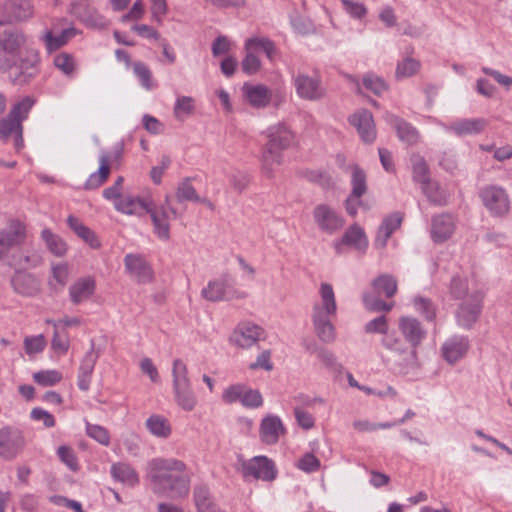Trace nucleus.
Returning <instances> with one entry per match:
<instances>
[{
  "label": "nucleus",
  "instance_id": "nucleus-1",
  "mask_svg": "<svg viewBox=\"0 0 512 512\" xmlns=\"http://www.w3.org/2000/svg\"><path fill=\"white\" fill-rule=\"evenodd\" d=\"M28 42L29 36L18 28L0 33V70L16 85L28 84L39 73V53Z\"/></svg>",
  "mask_w": 512,
  "mask_h": 512
},
{
  "label": "nucleus",
  "instance_id": "nucleus-2",
  "mask_svg": "<svg viewBox=\"0 0 512 512\" xmlns=\"http://www.w3.org/2000/svg\"><path fill=\"white\" fill-rule=\"evenodd\" d=\"M153 491L162 496L184 498L190 491L186 465L175 458H154L148 472Z\"/></svg>",
  "mask_w": 512,
  "mask_h": 512
},
{
  "label": "nucleus",
  "instance_id": "nucleus-3",
  "mask_svg": "<svg viewBox=\"0 0 512 512\" xmlns=\"http://www.w3.org/2000/svg\"><path fill=\"white\" fill-rule=\"evenodd\" d=\"M266 133L269 140L262 150L261 171L267 178H273L284 161L282 152L291 145L294 135L284 124L270 126Z\"/></svg>",
  "mask_w": 512,
  "mask_h": 512
},
{
  "label": "nucleus",
  "instance_id": "nucleus-4",
  "mask_svg": "<svg viewBox=\"0 0 512 512\" xmlns=\"http://www.w3.org/2000/svg\"><path fill=\"white\" fill-rule=\"evenodd\" d=\"M320 300L315 302L312 308V322L318 338L326 343L335 340V328L331 318L337 312L335 293L332 285L322 283L319 289Z\"/></svg>",
  "mask_w": 512,
  "mask_h": 512
},
{
  "label": "nucleus",
  "instance_id": "nucleus-5",
  "mask_svg": "<svg viewBox=\"0 0 512 512\" xmlns=\"http://www.w3.org/2000/svg\"><path fill=\"white\" fill-rule=\"evenodd\" d=\"M171 376L175 403L186 412L193 411L198 404V399L189 377L188 367L182 359L173 360Z\"/></svg>",
  "mask_w": 512,
  "mask_h": 512
},
{
  "label": "nucleus",
  "instance_id": "nucleus-6",
  "mask_svg": "<svg viewBox=\"0 0 512 512\" xmlns=\"http://www.w3.org/2000/svg\"><path fill=\"white\" fill-rule=\"evenodd\" d=\"M484 293L479 289H472L458 304L455 312L456 323L459 327L470 330L479 320L483 304Z\"/></svg>",
  "mask_w": 512,
  "mask_h": 512
},
{
  "label": "nucleus",
  "instance_id": "nucleus-7",
  "mask_svg": "<svg viewBox=\"0 0 512 512\" xmlns=\"http://www.w3.org/2000/svg\"><path fill=\"white\" fill-rule=\"evenodd\" d=\"M146 212L150 215L154 234L162 241L170 239V223L178 217L177 210L172 207L170 196L166 195L161 204L149 202Z\"/></svg>",
  "mask_w": 512,
  "mask_h": 512
},
{
  "label": "nucleus",
  "instance_id": "nucleus-8",
  "mask_svg": "<svg viewBox=\"0 0 512 512\" xmlns=\"http://www.w3.org/2000/svg\"><path fill=\"white\" fill-rule=\"evenodd\" d=\"M484 207L493 217H504L510 211V199L506 190L497 185H488L479 192Z\"/></svg>",
  "mask_w": 512,
  "mask_h": 512
},
{
  "label": "nucleus",
  "instance_id": "nucleus-9",
  "mask_svg": "<svg viewBox=\"0 0 512 512\" xmlns=\"http://www.w3.org/2000/svg\"><path fill=\"white\" fill-rule=\"evenodd\" d=\"M239 471L245 479H257L271 482L277 476V469L272 460L266 456H255L240 463Z\"/></svg>",
  "mask_w": 512,
  "mask_h": 512
},
{
  "label": "nucleus",
  "instance_id": "nucleus-10",
  "mask_svg": "<svg viewBox=\"0 0 512 512\" xmlns=\"http://www.w3.org/2000/svg\"><path fill=\"white\" fill-rule=\"evenodd\" d=\"M26 438L19 428L4 426L0 428V457L13 460L25 449Z\"/></svg>",
  "mask_w": 512,
  "mask_h": 512
},
{
  "label": "nucleus",
  "instance_id": "nucleus-11",
  "mask_svg": "<svg viewBox=\"0 0 512 512\" xmlns=\"http://www.w3.org/2000/svg\"><path fill=\"white\" fill-rule=\"evenodd\" d=\"M66 22V19L56 20L53 22L52 28L45 29L40 36V40L44 43L48 52H53L63 47L79 33L73 26L63 27V24Z\"/></svg>",
  "mask_w": 512,
  "mask_h": 512
},
{
  "label": "nucleus",
  "instance_id": "nucleus-12",
  "mask_svg": "<svg viewBox=\"0 0 512 512\" xmlns=\"http://www.w3.org/2000/svg\"><path fill=\"white\" fill-rule=\"evenodd\" d=\"M293 86L300 99L319 101L325 96V88L318 75L299 72L292 77Z\"/></svg>",
  "mask_w": 512,
  "mask_h": 512
},
{
  "label": "nucleus",
  "instance_id": "nucleus-13",
  "mask_svg": "<svg viewBox=\"0 0 512 512\" xmlns=\"http://www.w3.org/2000/svg\"><path fill=\"white\" fill-rule=\"evenodd\" d=\"M381 343L385 349L402 358L400 366L403 369L413 368L416 365L417 352L409 346L403 337L397 336L394 332L387 333Z\"/></svg>",
  "mask_w": 512,
  "mask_h": 512
},
{
  "label": "nucleus",
  "instance_id": "nucleus-14",
  "mask_svg": "<svg viewBox=\"0 0 512 512\" xmlns=\"http://www.w3.org/2000/svg\"><path fill=\"white\" fill-rule=\"evenodd\" d=\"M313 218L319 230L330 235L339 231L345 223L343 217L327 204L316 205Z\"/></svg>",
  "mask_w": 512,
  "mask_h": 512
},
{
  "label": "nucleus",
  "instance_id": "nucleus-15",
  "mask_svg": "<svg viewBox=\"0 0 512 512\" xmlns=\"http://www.w3.org/2000/svg\"><path fill=\"white\" fill-rule=\"evenodd\" d=\"M201 295L208 301H229L235 298H244V293H238L227 278L211 280L201 291Z\"/></svg>",
  "mask_w": 512,
  "mask_h": 512
},
{
  "label": "nucleus",
  "instance_id": "nucleus-16",
  "mask_svg": "<svg viewBox=\"0 0 512 512\" xmlns=\"http://www.w3.org/2000/svg\"><path fill=\"white\" fill-rule=\"evenodd\" d=\"M398 330L401 336L414 350H416L427 337V331L422 323L412 316H401L398 319Z\"/></svg>",
  "mask_w": 512,
  "mask_h": 512
},
{
  "label": "nucleus",
  "instance_id": "nucleus-17",
  "mask_svg": "<svg viewBox=\"0 0 512 512\" xmlns=\"http://www.w3.org/2000/svg\"><path fill=\"white\" fill-rule=\"evenodd\" d=\"M26 238V227L19 221H11L9 225L0 229V260L10 249L21 245Z\"/></svg>",
  "mask_w": 512,
  "mask_h": 512
},
{
  "label": "nucleus",
  "instance_id": "nucleus-18",
  "mask_svg": "<svg viewBox=\"0 0 512 512\" xmlns=\"http://www.w3.org/2000/svg\"><path fill=\"white\" fill-rule=\"evenodd\" d=\"M263 329L251 322L238 324L231 335V342L241 348H250L263 336Z\"/></svg>",
  "mask_w": 512,
  "mask_h": 512
},
{
  "label": "nucleus",
  "instance_id": "nucleus-19",
  "mask_svg": "<svg viewBox=\"0 0 512 512\" xmlns=\"http://www.w3.org/2000/svg\"><path fill=\"white\" fill-rule=\"evenodd\" d=\"M285 433L286 429L279 416L268 414L261 420L259 437L264 444H276Z\"/></svg>",
  "mask_w": 512,
  "mask_h": 512
},
{
  "label": "nucleus",
  "instance_id": "nucleus-20",
  "mask_svg": "<svg viewBox=\"0 0 512 512\" xmlns=\"http://www.w3.org/2000/svg\"><path fill=\"white\" fill-rule=\"evenodd\" d=\"M470 348L468 337L463 335H453L442 345L443 358L450 364H454L462 359Z\"/></svg>",
  "mask_w": 512,
  "mask_h": 512
},
{
  "label": "nucleus",
  "instance_id": "nucleus-21",
  "mask_svg": "<svg viewBox=\"0 0 512 512\" xmlns=\"http://www.w3.org/2000/svg\"><path fill=\"white\" fill-rule=\"evenodd\" d=\"M333 245L338 254L342 252V247L344 245L350 246L355 250L364 253L368 248V239L364 230L360 226L354 224L350 226L345 231L342 238L339 241H335Z\"/></svg>",
  "mask_w": 512,
  "mask_h": 512
},
{
  "label": "nucleus",
  "instance_id": "nucleus-22",
  "mask_svg": "<svg viewBox=\"0 0 512 512\" xmlns=\"http://www.w3.org/2000/svg\"><path fill=\"white\" fill-rule=\"evenodd\" d=\"M98 353L95 352L94 340H91V347L83 357L77 376V386L82 391H88L92 380V374L98 360Z\"/></svg>",
  "mask_w": 512,
  "mask_h": 512
},
{
  "label": "nucleus",
  "instance_id": "nucleus-23",
  "mask_svg": "<svg viewBox=\"0 0 512 512\" xmlns=\"http://www.w3.org/2000/svg\"><path fill=\"white\" fill-rule=\"evenodd\" d=\"M10 139L13 140L16 150L23 148V124L7 114L0 119V140L8 142Z\"/></svg>",
  "mask_w": 512,
  "mask_h": 512
},
{
  "label": "nucleus",
  "instance_id": "nucleus-24",
  "mask_svg": "<svg viewBox=\"0 0 512 512\" xmlns=\"http://www.w3.org/2000/svg\"><path fill=\"white\" fill-rule=\"evenodd\" d=\"M349 122L353 125L361 139L365 143H372L376 138V130L374 126V120L372 113L368 110H361L354 113L350 118Z\"/></svg>",
  "mask_w": 512,
  "mask_h": 512
},
{
  "label": "nucleus",
  "instance_id": "nucleus-25",
  "mask_svg": "<svg viewBox=\"0 0 512 512\" xmlns=\"http://www.w3.org/2000/svg\"><path fill=\"white\" fill-rule=\"evenodd\" d=\"M242 92L247 102L254 108H265L271 102L272 92L263 84L245 83L242 87Z\"/></svg>",
  "mask_w": 512,
  "mask_h": 512
},
{
  "label": "nucleus",
  "instance_id": "nucleus-26",
  "mask_svg": "<svg viewBox=\"0 0 512 512\" xmlns=\"http://www.w3.org/2000/svg\"><path fill=\"white\" fill-rule=\"evenodd\" d=\"M487 125V121L483 118L460 119L449 125L443 124L442 127L446 132L453 133L456 136H466L481 133Z\"/></svg>",
  "mask_w": 512,
  "mask_h": 512
},
{
  "label": "nucleus",
  "instance_id": "nucleus-27",
  "mask_svg": "<svg viewBox=\"0 0 512 512\" xmlns=\"http://www.w3.org/2000/svg\"><path fill=\"white\" fill-rule=\"evenodd\" d=\"M127 272L140 283H147L152 279V269L146 260L136 254H127L124 258Z\"/></svg>",
  "mask_w": 512,
  "mask_h": 512
},
{
  "label": "nucleus",
  "instance_id": "nucleus-28",
  "mask_svg": "<svg viewBox=\"0 0 512 512\" xmlns=\"http://www.w3.org/2000/svg\"><path fill=\"white\" fill-rule=\"evenodd\" d=\"M455 230V219L451 214L443 213L433 217L431 237L434 242L442 243L449 239Z\"/></svg>",
  "mask_w": 512,
  "mask_h": 512
},
{
  "label": "nucleus",
  "instance_id": "nucleus-29",
  "mask_svg": "<svg viewBox=\"0 0 512 512\" xmlns=\"http://www.w3.org/2000/svg\"><path fill=\"white\" fill-rule=\"evenodd\" d=\"M14 291L23 296H34L40 291V281L30 273L16 272L11 279Z\"/></svg>",
  "mask_w": 512,
  "mask_h": 512
},
{
  "label": "nucleus",
  "instance_id": "nucleus-30",
  "mask_svg": "<svg viewBox=\"0 0 512 512\" xmlns=\"http://www.w3.org/2000/svg\"><path fill=\"white\" fill-rule=\"evenodd\" d=\"M4 11L11 21L21 22L33 16L34 5L32 0H7Z\"/></svg>",
  "mask_w": 512,
  "mask_h": 512
},
{
  "label": "nucleus",
  "instance_id": "nucleus-31",
  "mask_svg": "<svg viewBox=\"0 0 512 512\" xmlns=\"http://www.w3.org/2000/svg\"><path fill=\"white\" fill-rule=\"evenodd\" d=\"M386 119L396 130L401 141L409 145L416 144L419 141V132L413 125L392 114H388Z\"/></svg>",
  "mask_w": 512,
  "mask_h": 512
},
{
  "label": "nucleus",
  "instance_id": "nucleus-32",
  "mask_svg": "<svg viewBox=\"0 0 512 512\" xmlns=\"http://www.w3.org/2000/svg\"><path fill=\"white\" fill-rule=\"evenodd\" d=\"M112 478L127 487H135L139 484V475L128 463L117 462L110 468Z\"/></svg>",
  "mask_w": 512,
  "mask_h": 512
},
{
  "label": "nucleus",
  "instance_id": "nucleus-33",
  "mask_svg": "<svg viewBox=\"0 0 512 512\" xmlns=\"http://www.w3.org/2000/svg\"><path fill=\"white\" fill-rule=\"evenodd\" d=\"M95 286V280L91 277L78 279L69 288L70 300L74 304L88 300L93 295Z\"/></svg>",
  "mask_w": 512,
  "mask_h": 512
},
{
  "label": "nucleus",
  "instance_id": "nucleus-34",
  "mask_svg": "<svg viewBox=\"0 0 512 512\" xmlns=\"http://www.w3.org/2000/svg\"><path fill=\"white\" fill-rule=\"evenodd\" d=\"M149 202L133 196L120 197L114 202L117 211L127 215H140L142 211L146 212Z\"/></svg>",
  "mask_w": 512,
  "mask_h": 512
},
{
  "label": "nucleus",
  "instance_id": "nucleus-35",
  "mask_svg": "<svg viewBox=\"0 0 512 512\" xmlns=\"http://www.w3.org/2000/svg\"><path fill=\"white\" fill-rule=\"evenodd\" d=\"M193 497L197 512H226L213 502L209 489L206 486H196Z\"/></svg>",
  "mask_w": 512,
  "mask_h": 512
},
{
  "label": "nucleus",
  "instance_id": "nucleus-36",
  "mask_svg": "<svg viewBox=\"0 0 512 512\" xmlns=\"http://www.w3.org/2000/svg\"><path fill=\"white\" fill-rule=\"evenodd\" d=\"M67 224L75 234L80 237L92 248L100 247V241L95 233L87 226H85L77 217L70 215L67 218Z\"/></svg>",
  "mask_w": 512,
  "mask_h": 512
},
{
  "label": "nucleus",
  "instance_id": "nucleus-37",
  "mask_svg": "<svg viewBox=\"0 0 512 512\" xmlns=\"http://www.w3.org/2000/svg\"><path fill=\"white\" fill-rule=\"evenodd\" d=\"M244 49H249L256 54L263 52L270 61H273L277 53L275 43L267 37H250L246 39Z\"/></svg>",
  "mask_w": 512,
  "mask_h": 512
},
{
  "label": "nucleus",
  "instance_id": "nucleus-38",
  "mask_svg": "<svg viewBox=\"0 0 512 512\" xmlns=\"http://www.w3.org/2000/svg\"><path fill=\"white\" fill-rule=\"evenodd\" d=\"M147 430L155 437L166 439L172 433V427L167 418L159 414H153L145 422Z\"/></svg>",
  "mask_w": 512,
  "mask_h": 512
},
{
  "label": "nucleus",
  "instance_id": "nucleus-39",
  "mask_svg": "<svg viewBox=\"0 0 512 512\" xmlns=\"http://www.w3.org/2000/svg\"><path fill=\"white\" fill-rule=\"evenodd\" d=\"M99 162H100L99 169L97 171L93 172L84 184V188L86 190L97 189L108 178V175L110 173L109 157L105 154H102L100 156Z\"/></svg>",
  "mask_w": 512,
  "mask_h": 512
},
{
  "label": "nucleus",
  "instance_id": "nucleus-40",
  "mask_svg": "<svg viewBox=\"0 0 512 512\" xmlns=\"http://www.w3.org/2000/svg\"><path fill=\"white\" fill-rule=\"evenodd\" d=\"M372 287L378 296L391 298L397 292V281L392 275L383 274L373 280Z\"/></svg>",
  "mask_w": 512,
  "mask_h": 512
},
{
  "label": "nucleus",
  "instance_id": "nucleus-41",
  "mask_svg": "<svg viewBox=\"0 0 512 512\" xmlns=\"http://www.w3.org/2000/svg\"><path fill=\"white\" fill-rule=\"evenodd\" d=\"M41 238L45 242L48 250L57 257L64 256L67 252L66 242L50 229L45 228L41 231Z\"/></svg>",
  "mask_w": 512,
  "mask_h": 512
},
{
  "label": "nucleus",
  "instance_id": "nucleus-42",
  "mask_svg": "<svg viewBox=\"0 0 512 512\" xmlns=\"http://www.w3.org/2000/svg\"><path fill=\"white\" fill-rule=\"evenodd\" d=\"M35 102L36 100L33 97L25 96L12 105L8 115L23 124V122L28 119Z\"/></svg>",
  "mask_w": 512,
  "mask_h": 512
},
{
  "label": "nucleus",
  "instance_id": "nucleus-43",
  "mask_svg": "<svg viewBox=\"0 0 512 512\" xmlns=\"http://www.w3.org/2000/svg\"><path fill=\"white\" fill-rule=\"evenodd\" d=\"M52 277L49 280V286L54 291H59L65 287L69 278V267L66 263L53 264L51 267Z\"/></svg>",
  "mask_w": 512,
  "mask_h": 512
},
{
  "label": "nucleus",
  "instance_id": "nucleus-44",
  "mask_svg": "<svg viewBox=\"0 0 512 512\" xmlns=\"http://www.w3.org/2000/svg\"><path fill=\"white\" fill-rule=\"evenodd\" d=\"M80 20L86 27L98 30L106 29L110 24L106 17L93 8L86 9L80 15Z\"/></svg>",
  "mask_w": 512,
  "mask_h": 512
},
{
  "label": "nucleus",
  "instance_id": "nucleus-45",
  "mask_svg": "<svg viewBox=\"0 0 512 512\" xmlns=\"http://www.w3.org/2000/svg\"><path fill=\"white\" fill-rule=\"evenodd\" d=\"M351 186L352 191L350 195L352 197L360 198L366 193V174L358 165L351 167Z\"/></svg>",
  "mask_w": 512,
  "mask_h": 512
},
{
  "label": "nucleus",
  "instance_id": "nucleus-46",
  "mask_svg": "<svg viewBox=\"0 0 512 512\" xmlns=\"http://www.w3.org/2000/svg\"><path fill=\"white\" fill-rule=\"evenodd\" d=\"M194 109L195 101L192 97L178 96L173 107V114L177 120L184 121L194 112Z\"/></svg>",
  "mask_w": 512,
  "mask_h": 512
},
{
  "label": "nucleus",
  "instance_id": "nucleus-47",
  "mask_svg": "<svg viewBox=\"0 0 512 512\" xmlns=\"http://www.w3.org/2000/svg\"><path fill=\"white\" fill-rule=\"evenodd\" d=\"M133 73L138 78L141 86L146 90H152L156 87L153 81L152 72L149 67L140 61H136L132 64Z\"/></svg>",
  "mask_w": 512,
  "mask_h": 512
},
{
  "label": "nucleus",
  "instance_id": "nucleus-48",
  "mask_svg": "<svg viewBox=\"0 0 512 512\" xmlns=\"http://www.w3.org/2000/svg\"><path fill=\"white\" fill-rule=\"evenodd\" d=\"M414 309L421 314L427 321L432 322L436 319V306L425 297L417 296L412 300Z\"/></svg>",
  "mask_w": 512,
  "mask_h": 512
},
{
  "label": "nucleus",
  "instance_id": "nucleus-49",
  "mask_svg": "<svg viewBox=\"0 0 512 512\" xmlns=\"http://www.w3.org/2000/svg\"><path fill=\"white\" fill-rule=\"evenodd\" d=\"M62 373L57 370H41L33 374V380L40 386H54L62 380Z\"/></svg>",
  "mask_w": 512,
  "mask_h": 512
},
{
  "label": "nucleus",
  "instance_id": "nucleus-50",
  "mask_svg": "<svg viewBox=\"0 0 512 512\" xmlns=\"http://www.w3.org/2000/svg\"><path fill=\"white\" fill-rule=\"evenodd\" d=\"M362 85L377 96L382 95L388 89L386 82L374 73H367L363 77Z\"/></svg>",
  "mask_w": 512,
  "mask_h": 512
},
{
  "label": "nucleus",
  "instance_id": "nucleus-51",
  "mask_svg": "<svg viewBox=\"0 0 512 512\" xmlns=\"http://www.w3.org/2000/svg\"><path fill=\"white\" fill-rule=\"evenodd\" d=\"M380 297L375 293H364L363 303L365 308L373 312L390 311L393 308V303H386Z\"/></svg>",
  "mask_w": 512,
  "mask_h": 512
},
{
  "label": "nucleus",
  "instance_id": "nucleus-52",
  "mask_svg": "<svg viewBox=\"0 0 512 512\" xmlns=\"http://www.w3.org/2000/svg\"><path fill=\"white\" fill-rule=\"evenodd\" d=\"M176 197H177L178 202L200 201L199 195L197 194L195 188L193 187V185L190 182V179H188V178L179 184V186L177 188V192H176Z\"/></svg>",
  "mask_w": 512,
  "mask_h": 512
},
{
  "label": "nucleus",
  "instance_id": "nucleus-53",
  "mask_svg": "<svg viewBox=\"0 0 512 512\" xmlns=\"http://www.w3.org/2000/svg\"><path fill=\"white\" fill-rule=\"evenodd\" d=\"M53 63L66 76H72L76 68L73 56L65 52L56 55Z\"/></svg>",
  "mask_w": 512,
  "mask_h": 512
},
{
  "label": "nucleus",
  "instance_id": "nucleus-54",
  "mask_svg": "<svg viewBox=\"0 0 512 512\" xmlns=\"http://www.w3.org/2000/svg\"><path fill=\"white\" fill-rule=\"evenodd\" d=\"M420 69V62L407 57L397 64L396 77L406 78L413 76Z\"/></svg>",
  "mask_w": 512,
  "mask_h": 512
},
{
  "label": "nucleus",
  "instance_id": "nucleus-55",
  "mask_svg": "<svg viewBox=\"0 0 512 512\" xmlns=\"http://www.w3.org/2000/svg\"><path fill=\"white\" fill-rule=\"evenodd\" d=\"M244 50L246 55L241 62L242 71L247 75H254L261 69V61L253 51Z\"/></svg>",
  "mask_w": 512,
  "mask_h": 512
},
{
  "label": "nucleus",
  "instance_id": "nucleus-56",
  "mask_svg": "<svg viewBox=\"0 0 512 512\" xmlns=\"http://www.w3.org/2000/svg\"><path fill=\"white\" fill-rule=\"evenodd\" d=\"M243 393H245V385L239 383L229 385L224 389L221 399L226 404L241 403Z\"/></svg>",
  "mask_w": 512,
  "mask_h": 512
},
{
  "label": "nucleus",
  "instance_id": "nucleus-57",
  "mask_svg": "<svg viewBox=\"0 0 512 512\" xmlns=\"http://www.w3.org/2000/svg\"><path fill=\"white\" fill-rule=\"evenodd\" d=\"M86 433L98 443L107 446L110 443V436L106 428L101 425L86 422Z\"/></svg>",
  "mask_w": 512,
  "mask_h": 512
},
{
  "label": "nucleus",
  "instance_id": "nucleus-58",
  "mask_svg": "<svg viewBox=\"0 0 512 512\" xmlns=\"http://www.w3.org/2000/svg\"><path fill=\"white\" fill-rule=\"evenodd\" d=\"M471 291L472 290L469 289L466 279H462L458 276L452 278L450 284V293L454 299L462 301L467 294L471 293Z\"/></svg>",
  "mask_w": 512,
  "mask_h": 512
},
{
  "label": "nucleus",
  "instance_id": "nucleus-59",
  "mask_svg": "<svg viewBox=\"0 0 512 512\" xmlns=\"http://www.w3.org/2000/svg\"><path fill=\"white\" fill-rule=\"evenodd\" d=\"M241 404L246 408H258L263 404L262 395L258 390L245 386V393L242 395Z\"/></svg>",
  "mask_w": 512,
  "mask_h": 512
},
{
  "label": "nucleus",
  "instance_id": "nucleus-60",
  "mask_svg": "<svg viewBox=\"0 0 512 512\" xmlns=\"http://www.w3.org/2000/svg\"><path fill=\"white\" fill-rule=\"evenodd\" d=\"M364 330L366 333L383 334L388 333V322L385 315L378 316L365 324Z\"/></svg>",
  "mask_w": 512,
  "mask_h": 512
},
{
  "label": "nucleus",
  "instance_id": "nucleus-61",
  "mask_svg": "<svg viewBox=\"0 0 512 512\" xmlns=\"http://www.w3.org/2000/svg\"><path fill=\"white\" fill-rule=\"evenodd\" d=\"M297 467L306 473H312L320 468V461L312 453H306L298 460Z\"/></svg>",
  "mask_w": 512,
  "mask_h": 512
},
{
  "label": "nucleus",
  "instance_id": "nucleus-62",
  "mask_svg": "<svg viewBox=\"0 0 512 512\" xmlns=\"http://www.w3.org/2000/svg\"><path fill=\"white\" fill-rule=\"evenodd\" d=\"M345 11L355 19H362L367 13L365 5L361 2L352 0H341Z\"/></svg>",
  "mask_w": 512,
  "mask_h": 512
},
{
  "label": "nucleus",
  "instance_id": "nucleus-63",
  "mask_svg": "<svg viewBox=\"0 0 512 512\" xmlns=\"http://www.w3.org/2000/svg\"><path fill=\"white\" fill-rule=\"evenodd\" d=\"M413 177L420 183L428 181V168L424 158L417 156L413 159Z\"/></svg>",
  "mask_w": 512,
  "mask_h": 512
},
{
  "label": "nucleus",
  "instance_id": "nucleus-64",
  "mask_svg": "<svg viewBox=\"0 0 512 512\" xmlns=\"http://www.w3.org/2000/svg\"><path fill=\"white\" fill-rule=\"evenodd\" d=\"M30 417L34 421L43 422L46 428H52L56 424L55 417L47 410L40 407L33 408L31 410Z\"/></svg>",
  "mask_w": 512,
  "mask_h": 512
}]
</instances>
